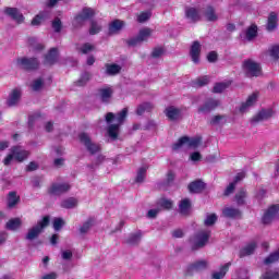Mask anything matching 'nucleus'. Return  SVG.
<instances>
[{
    "instance_id": "c9c22d12",
    "label": "nucleus",
    "mask_w": 279,
    "mask_h": 279,
    "mask_svg": "<svg viewBox=\"0 0 279 279\" xmlns=\"http://www.w3.org/2000/svg\"><path fill=\"white\" fill-rule=\"evenodd\" d=\"M256 34H258V27L256 25H251L245 32V40H252L256 38Z\"/></svg>"
},
{
    "instance_id": "69168bd1",
    "label": "nucleus",
    "mask_w": 279,
    "mask_h": 279,
    "mask_svg": "<svg viewBox=\"0 0 279 279\" xmlns=\"http://www.w3.org/2000/svg\"><path fill=\"white\" fill-rule=\"evenodd\" d=\"M244 178H245V171H241V172H239V173L235 175V178H234V180H233V183H234V184H239V182H241V180H244Z\"/></svg>"
},
{
    "instance_id": "052dcab7",
    "label": "nucleus",
    "mask_w": 279,
    "mask_h": 279,
    "mask_svg": "<svg viewBox=\"0 0 279 279\" xmlns=\"http://www.w3.org/2000/svg\"><path fill=\"white\" fill-rule=\"evenodd\" d=\"M151 16V12L147 11V12H143L137 16V21L138 23H145V21H149Z\"/></svg>"
},
{
    "instance_id": "0eeeda50",
    "label": "nucleus",
    "mask_w": 279,
    "mask_h": 279,
    "mask_svg": "<svg viewBox=\"0 0 279 279\" xmlns=\"http://www.w3.org/2000/svg\"><path fill=\"white\" fill-rule=\"evenodd\" d=\"M48 226H49V216H46L35 227L28 230V233L26 234L27 241H34V239H37L40 232H43V229L47 228Z\"/></svg>"
},
{
    "instance_id": "5701e85b",
    "label": "nucleus",
    "mask_w": 279,
    "mask_h": 279,
    "mask_svg": "<svg viewBox=\"0 0 279 279\" xmlns=\"http://www.w3.org/2000/svg\"><path fill=\"white\" fill-rule=\"evenodd\" d=\"M257 245L256 242H251L246 246H244L242 250H240V258H243L245 256H252L256 250Z\"/></svg>"
},
{
    "instance_id": "c85d7f7f",
    "label": "nucleus",
    "mask_w": 279,
    "mask_h": 279,
    "mask_svg": "<svg viewBox=\"0 0 279 279\" xmlns=\"http://www.w3.org/2000/svg\"><path fill=\"white\" fill-rule=\"evenodd\" d=\"M204 16L206 21H209L210 23H215L219 16L215 12V8L213 7H207L206 10L204 11Z\"/></svg>"
},
{
    "instance_id": "cd10ccee",
    "label": "nucleus",
    "mask_w": 279,
    "mask_h": 279,
    "mask_svg": "<svg viewBox=\"0 0 279 279\" xmlns=\"http://www.w3.org/2000/svg\"><path fill=\"white\" fill-rule=\"evenodd\" d=\"M46 64H56L58 62V48H51L45 59Z\"/></svg>"
},
{
    "instance_id": "4be33fe9",
    "label": "nucleus",
    "mask_w": 279,
    "mask_h": 279,
    "mask_svg": "<svg viewBox=\"0 0 279 279\" xmlns=\"http://www.w3.org/2000/svg\"><path fill=\"white\" fill-rule=\"evenodd\" d=\"M123 21L120 20H114L110 25H109V35L112 36L114 34H119L123 29Z\"/></svg>"
},
{
    "instance_id": "6e6552de",
    "label": "nucleus",
    "mask_w": 279,
    "mask_h": 279,
    "mask_svg": "<svg viewBox=\"0 0 279 279\" xmlns=\"http://www.w3.org/2000/svg\"><path fill=\"white\" fill-rule=\"evenodd\" d=\"M16 64L24 71H35L40 66V62L36 58H21L16 60Z\"/></svg>"
},
{
    "instance_id": "7c9ffc66",
    "label": "nucleus",
    "mask_w": 279,
    "mask_h": 279,
    "mask_svg": "<svg viewBox=\"0 0 279 279\" xmlns=\"http://www.w3.org/2000/svg\"><path fill=\"white\" fill-rule=\"evenodd\" d=\"M99 96L104 104H108L112 97V88L107 87L99 89Z\"/></svg>"
},
{
    "instance_id": "aec40b11",
    "label": "nucleus",
    "mask_w": 279,
    "mask_h": 279,
    "mask_svg": "<svg viewBox=\"0 0 279 279\" xmlns=\"http://www.w3.org/2000/svg\"><path fill=\"white\" fill-rule=\"evenodd\" d=\"M21 100V88H15L11 92L9 95V98L7 100L8 106H16L19 101Z\"/></svg>"
},
{
    "instance_id": "9b49d317",
    "label": "nucleus",
    "mask_w": 279,
    "mask_h": 279,
    "mask_svg": "<svg viewBox=\"0 0 279 279\" xmlns=\"http://www.w3.org/2000/svg\"><path fill=\"white\" fill-rule=\"evenodd\" d=\"M95 16V11L90 8H85L82 10V12L75 16L74 19V25L75 27L80 25H84L86 21H89V19H93Z\"/></svg>"
},
{
    "instance_id": "09e8293b",
    "label": "nucleus",
    "mask_w": 279,
    "mask_h": 279,
    "mask_svg": "<svg viewBox=\"0 0 279 279\" xmlns=\"http://www.w3.org/2000/svg\"><path fill=\"white\" fill-rule=\"evenodd\" d=\"M101 32V24L97 23V21H92L89 34L95 36V34H99Z\"/></svg>"
},
{
    "instance_id": "e2e57ef3",
    "label": "nucleus",
    "mask_w": 279,
    "mask_h": 279,
    "mask_svg": "<svg viewBox=\"0 0 279 279\" xmlns=\"http://www.w3.org/2000/svg\"><path fill=\"white\" fill-rule=\"evenodd\" d=\"M235 189H236V183L231 182V183L227 186V189L225 190L223 195H225L226 197H228V195H232V193H234V190H235Z\"/></svg>"
},
{
    "instance_id": "1a4fd4ad",
    "label": "nucleus",
    "mask_w": 279,
    "mask_h": 279,
    "mask_svg": "<svg viewBox=\"0 0 279 279\" xmlns=\"http://www.w3.org/2000/svg\"><path fill=\"white\" fill-rule=\"evenodd\" d=\"M150 36H151L150 28H142L136 37H133L128 41V45L129 47H136L141 45V43H145V40H149Z\"/></svg>"
},
{
    "instance_id": "a19ab883",
    "label": "nucleus",
    "mask_w": 279,
    "mask_h": 279,
    "mask_svg": "<svg viewBox=\"0 0 279 279\" xmlns=\"http://www.w3.org/2000/svg\"><path fill=\"white\" fill-rule=\"evenodd\" d=\"M90 80V73L84 72L81 77L75 82L76 86H86Z\"/></svg>"
},
{
    "instance_id": "4d7b16f0",
    "label": "nucleus",
    "mask_w": 279,
    "mask_h": 279,
    "mask_svg": "<svg viewBox=\"0 0 279 279\" xmlns=\"http://www.w3.org/2000/svg\"><path fill=\"white\" fill-rule=\"evenodd\" d=\"M269 56H270V58H274V60H278L279 45L271 46V48L269 49Z\"/></svg>"
},
{
    "instance_id": "49530a36",
    "label": "nucleus",
    "mask_w": 279,
    "mask_h": 279,
    "mask_svg": "<svg viewBox=\"0 0 279 279\" xmlns=\"http://www.w3.org/2000/svg\"><path fill=\"white\" fill-rule=\"evenodd\" d=\"M15 204H19V196H16V192H10L8 197L9 208H14Z\"/></svg>"
},
{
    "instance_id": "e433bc0d",
    "label": "nucleus",
    "mask_w": 279,
    "mask_h": 279,
    "mask_svg": "<svg viewBox=\"0 0 279 279\" xmlns=\"http://www.w3.org/2000/svg\"><path fill=\"white\" fill-rule=\"evenodd\" d=\"M151 108H154V106L150 102H144L137 107L136 114L142 117V114H145V112H150Z\"/></svg>"
},
{
    "instance_id": "13d9d810",
    "label": "nucleus",
    "mask_w": 279,
    "mask_h": 279,
    "mask_svg": "<svg viewBox=\"0 0 279 279\" xmlns=\"http://www.w3.org/2000/svg\"><path fill=\"white\" fill-rule=\"evenodd\" d=\"M52 28L54 32L60 33L62 32V21L59 17H56L52 22Z\"/></svg>"
},
{
    "instance_id": "f3484780",
    "label": "nucleus",
    "mask_w": 279,
    "mask_h": 279,
    "mask_svg": "<svg viewBox=\"0 0 279 279\" xmlns=\"http://www.w3.org/2000/svg\"><path fill=\"white\" fill-rule=\"evenodd\" d=\"M202 53V45L199 41H194L190 49V56L194 64L199 63V54Z\"/></svg>"
},
{
    "instance_id": "37998d69",
    "label": "nucleus",
    "mask_w": 279,
    "mask_h": 279,
    "mask_svg": "<svg viewBox=\"0 0 279 279\" xmlns=\"http://www.w3.org/2000/svg\"><path fill=\"white\" fill-rule=\"evenodd\" d=\"M146 173H147V168H145V167L140 168L138 171H137V175L135 178V182L137 184H141L142 182H145Z\"/></svg>"
},
{
    "instance_id": "0e129e2a",
    "label": "nucleus",
    "mask_w": 279,
    "mask_h": 279,
    "mask_svg": "<svg viewBox=\"0 0 279 279\" xmlns=\"http://www.w3.org/2000/svg\"><path fill=\"white\" fill-rule=\"evenodd\" d=\"M158 213H160V207L156 209H149L147 213L148 219H156V217L158 216Z\"/></svg>"
},
{
    "instance_id": "6ab92c4d",
    "label": "nucleus",
    "mask_w": 279,
    "mask_h": 279,
    "mask_svg": "<svg viewBox=\"0 0 279 279\" xmlns=\"http://www.w3.org/2000/svg\"><path fill=\"white\" fill-rule=\"evenodd\" d=\"M222 215L228 219H241V210L233 207H226L222 210Z\"/></svg>"
},
{
    "instance_id": "f704fd0d",
    "label": "nucleus",
    "mask_w": 279,
    "mask_h": 279,
    "mask_svg": "<svg viewBox=\"0 0 279 279\" xmlns=\"http://www.w3.org/2000/svg\"><path fill=\"white\" fill-rule=\"evenodd\" d=\"M179 210L181 215H189V210H191V201H189V198L182 199L179 205Z\"/></svg>"
},
{
    "instance_id": "3c124183",
    "label": "nucleus",
    "mask_w": 279,
    "mask_h": 279,
    "mask_svg": "<svg viewBox=\"0 0 279 279\" xmlns=\"http://www.w3.org/2000/svg\"><path fill=\"white\" fill-rule=\"evenodd\" d=\"M43 86H45V82H43V78H36L35 81H33L31 88L35 92H38L43 88Z\"/></svg>"
},
{
    "instance_id": "412c9836",
    "label": "nucleus",
    "mask_w": 279,
    "mask_h": 279,
    "mask_svg": "<svg viewBox=\"0 0 279 279\" xmlns=\"http://www.w3.org/2000/svg\"><path fill=\"white\" fill-rule=\"evenodd\" d=\"M207 267H208V262L202 259L190 265L187 267V271L190 274H193V271H204V269H207Z\"/></svg>"
},
{
    "instance_id": "4c0bfd02",
    "label": "nucleus",
    "mask_w": 279,
    "mask_h": 279,
    "mask_svg": "<svg viewBox=\"0 0 279 279\" xmlns=\"http://www.w3.org/2000/svg\"><path fill=\"white\" fill-rule=\"evenodd\" d=\"M7 230H19L21 228V218H14L7 222Z\"/></svg>"
},
{
    "instance_id": "bf43d9fd",
    "label": "nucleus",
    "mask_w": 279,
    "mask_h": 279,
    "mask_svg": "<svg viewBox=\"0 0 279 279\" xmlns=\"http://www.w3.org/2000/svg\"><path fill=\"white\" fill-rule=\"evenodd\" d=\"M93 226V220H87L81 228H80V232L81 234H86V232H88L90 230Z\"/></svg>"
},
{
    "instance_id": "603ef678",
    "label": "nucleus",
    "mask_w": 279,
    "mask_h": 279,
    "mask_svg": "<svg viewBox=\"0 0 279 279\" xmlns=\"http://www.w3.org/2000/svg\"><path fill=\"white\" fill-rule=\"evenodd\" d=\"M230 84L228 83H216L214 86V93H223Z\"/></svg>"
},
{
    "instance_id": "c756f323",
    "label": "nucleus",
    "mask_w": 279,
    "mask_h": 279,
    "mask_svg": "<svg viewBox=\"0 0 279 279\" xmlns=\"http://www.w3.org/2000/svg\"><path fill=\"white\" fill-rule=\"evenodd\" d=\"M166 117H168L170 121H177V119H180V109L175 107H168L166 109Z\"/></svg>"
},
{
    "instance_id": "a18cd8bd",
    "label": "nucleus",
    "mask_w": 279,
    "mask_h": 279,
    "mask_svg": "<svg viewBox=\"0 0 279 279\" xmlns=\"http://www.w3.org/2000/svg\"><path fill=\"white\" fill-rule=\"evenodd\" d=\"M159 208H163V210L171 209V206H173V203L170 199L161 198L157 203Z\"/></svg>"
},
{
    "instance_id": "6e6d98bb",
    "label": "nucleus",
    "mask_w": 279,
    "mask_h": 279,
    "mask_svg": "<svg viewBox=\"0 0 279 279\" xmlns=\"http://www.w3.org/2000/svg\"><path fill=\"white\" fill-rule=\"evenodd\" d=\"M236 279H250V270H247V268H240Z\"/></svg>"
},
{
    "instance_id": "a878e982",
    "label": "nucleus",
    "mask_w": 279,
    "mask_h": 279,
    "mask_svg": "<svg viewBox=\"0 0 279 279\" xmlns=\"http://www.w3.org/2000/svg\"><path fill=\"white\" fill-rule=\"evenodd\" d=\"M232 267V263L229 262L225 264L219 271H215L213 274V279H223L226 277V274H228V270Z\"/></svg>"
},
{
    "instance_id": "79ce46f5",
    "label": "nucleus",
    "mask_w": 279,
    "mask_h": 279,
    "mask_svg": "<svg viewBox=\"0 0 279 279\" xmlns=\"http://www.w3.org/2000/svg\"><path fill=\"white\" fill-rule=\"evenodd\" d=\"M208 82H210V77L202 76V77H198L196 81H193L192 84L195 88H198L202 86H206L208 84Z\"/></svg>"
},
{
    "instance_id": "2f4dec72",
    "label": "nucleus",
    "mask_w": 279,
    "mask_h": 279,
    "mask_svg": "<svg viewBox=\"0 0 279 279\" xmlns=\"http://www.w3.org/2000/svg\"><path fill=\"white\" fill-rule=\"evenodd\" d=\"M143 238V232L141 231H137L133 234H131L128 240H126V243L129 245H137V243H141V239Z\"/></svg>"
},
{
    "instance_id": "b1692460",
    "label": "nucleus",
    "mask_w": 279,
    "mask_h": 279,
    "mask_svg": "<svg viewBox=\"0 0 279 279\" xmlns=\"http://www.w3.org/2000/svg\"><path fill=\"white\" fill-rule=\"evenodd\" d=\"M278 27V14L276 12H271L268 16V22H267V31L268 32H274Z\"/></svg>"
},
{
    "instance_id": "393cba45",
    "label": "nucleus",
    "mask_w": 279,
    "mask_h": 279,
    "mask_svg": "<svg viewBox=\"0 0 279 279\" xmlns=\"http://www.w3.org/2000/svg\"><path fill=\"white\" fill-rule=\"evenodd\" d=\"M49 19V12L43 11L39 12L33 20H32V25L33 27H38L43 23V21H47Z\"/></svg>"
},
{
    "instance_id": "864d4df0",
    "label": "nucleus",
    "mask_w": 279,
    "mask_h": 279,
    "mask_svg": "<svg viewBox=\"0 0 279 279\" xmlns=\"http://www.w3.org/2000/svg\"><path fill=\"white\" fill-rule=\"evenodd\" d=\"M63 226H64V220L62 218L53 219V230H56V232L62 230Z\"/></svg>"
},
{
    "instance_id": "ddd939ff",
    "label": "nucleus",
    "mask_w": 279,
    "mask_h": 279,
    "mask_svg": "<svg viewBox=\"0 0 279 279\" xmlns=\"http://www.w3.org/2000/svg\"><path fill=\"white\" fill-rule=\"evenodd\" d=\"M71 185L69 183H52L49 189L50 195H62L63 193L69 192Z\"/></svg>"
},
{
    "instance_id": "774afa93",
    "label": "nucleus",
    "mask_w": 279,
    "mask_h": 279,
    "mask_svg": "<svg viewBox=\"0 0 279 279\" xmlns=\"http://www.w3.org/2000/svg\"><path fill=\"white\" fill-rule=\"evenodd\" d=\"M208 62H217V52L211 51L207 54Z\"/></svg>"
},
{
    "instance_id": "423d86ee",
    "label": "nucleus",
    "mask_w": 279,
    "mask_h": 279,
    "mask_svg": "<svg viewBox=\"0 0 279 279\" xmlns=\"http://www.w3.org/2000/svg\"><path fill=\"white\" fill-rule=\"evenodd\" d=\"M78 138L82 145H84L86 150L89 151L92 156L101 151V146L94 143L93 140H90V135H88L87 133H80Z\"/></svg>"
},
{
    "instance_id": "39448f33",
    "label": "nucleus",
    "mask_w": 279,
    "mask_h": 279,
    "mask_svg": "<svg viewBox=\"0 0 279 279\" xmlns=\"http://www.w3.org/2000/svg\"><path fill=\"white\" fill-rule=\"evenodd\" d=\"M202 143V137H189V136H183L179 138V141L173 144L172 149L173 151H178L180 147H183V145H186V147H190L192 149H197Z\"/></svg>"
},
{
    "instance_id": "ea45409f",
    "label": "nucleus",
    "mask_w": 279,
    "mask_h": 279,
    "mask_svg": "<svg viewBox=\"0 0 279 279\" xmlns=\"http://www.w3.org/2000/svg\"><path fill=\"white\" fill-rule=\"evenodd\" d=\"M245 197H247V192H245V190H240L235 194V202L238 206H243V204H245Z\"/></svg>"
},
{
    "instance_id": "680f3d73",
    "label": "nucleus",
    "mask_w": 279,
    "mask_h": 279,
    "mask_svg": "<svg viewBox=\"0 0 279 279\" xmlns=\"http://www.w3.org/2000/svg\"><path fill=\"white\" fill-rule=\"evenodd\" d=\"M263 278L264 279H279V271H266L264 275H263Z\"/></svg>"
},
{
    "instance_id": "72a5a7b5",
    "label": "nucleus",
    "mask_w": 279,
    "mask_h": 279,
    "mask_svg": "<svg viewBox=\"0 0 279 279\" xmlns=\"http://www.w3.org/2000/svg\"><path fill=\"white\" fill-rule=\"evenodd\" d=\"M121 65L113 63V64H107L106 73L107 75H119L121 73Z\"/></svg>"
},
{
    "instance_id": "a211bd4d",
    "label": "nucleus",
    "mask_w": 279,
    "mask_h": 279,
    "mask_svg": "<svg viewBox=\"0 0 279 279\" xmlns=\"http://www.w3.org/2000/svg\"><path fill=\"white\" fill-rule=\"evenodd\" d=\"M185 16L191 21V23H197V21H202V15L199 11L193 7L185 8Z\"/></svg>"
},
{
    "instance_id": "f257e3e1",
    "label": "nucleus",
    "mask_w": 279,
    "mask_h": 279,
    "mask_svg": "<svg viewBox=\"0 0 279 279\" xmlns=\"http://www.w3.org/2000/svg\"><path fill=\"white\" fill-rule=\"evenodd\" d=\"M125 117H128V108L122 109L119 113H117V116H114L112 112L106 114L107 123H112L113 121L116 122L114 124H110L107 130L108 136L112 138V141H117V137L119 136V128L125 121Z\"/></svg>"
},
{
    "instance_id": "5fc2aeb1",
    "label": "nucleus",
    "mask_w": 279,
    "mask_h": 279,
    "mask_svg": "<svg viewBox=\"0 0 279 279\" xmlns=\"http://www.w3.org/2000/svg\"><path fill=\"white\" fill-rule=\"evenodd\" d=\"M95 50V46H93L92 44H84L80 49L78 51H81V53H90V51H94Z\"/></svg>"
},
{
    "instance_id": "4468645a",
    "label": "nucleus",
    "mask_w": 279,
    "mask_h": 279,
    "mask_svg": "<svg viewBox=\"0 0 279 279\" xmlns=\"http://www.w3.org/2000/svg\"><path fill=\"white\" fill-rule=\"evenodd\" d=\"M258 101V93L255 92L252 95H250L245 102H242L240 106V112L245 113L250 111V108H253V106Z\"/></svg>"
},
{
    "instance_id": "338daca9",
    "label": "nucleus",
    "mask_w": 279,
    "mask_h": 279,
    "mask_svg": "<svg viewBox=\"0 0 279 279\" xmlns=\"http://www.w3.org/2000/svg\"><path fill=\"white\" fill-rule=\"evenodd\" d=\"M165 51L162 48H155L151 52L153 58H160Z\"/></svg>"
},
{
    "instance_id": "bb28decb",
    "label": "nucleus",
    "mask_w": 279,
    "mask_h": 279,
    "mask_svg": "<svg viewBox=\"0 0 279 279\" xmlns=\"http://www.w3.org/2000/svg\"><path fill=\"white\" fill-rule=\"evenodd\" d=\"M206 189V184L202 181H194L189 184V191L190 193H202Z\"/></svg>"
},
{
    "instance_id": "7ed1b4c3",
    "label": "nucleus",
    "mask_w": 279,
    "mask_h": 279,
    "mask_svg": "<svg viewBox=\"0 0 279 279\" xmlns=\"http://www.w3.org/2000/svg\"><path fill=\"white\" fill-rule=\"evenodd\" d=\"M29 156V151L22 149L20 146H14L11 148V154H9L3 160L5 167H8L12 160H17V162H23Z\"/></svg>"
},
{
    "instance_id": "20e7f679",
    "label": "nucleus",
    "mask_w": 279,
    "mask_h": 279,
    "mask_svg": "<svg viewBox=\"0 0 279 279\" xmlns=\"http://www.w3.org/2000/svg\"><path fill=\"white\" fill-rule=\"evenodd\" d=\"M242 69L246 77H258L262 73L260 64L252 59L245 60L242 64Z\"/></svg>"
},
{
    "instance_id": "473e14b6",
    "label": "nucleus",
    "mask_w": 279,
    "mask_h": 279,
    "mask_svg": "<svg viewBox=\"0 0 279 279\" xmlns=\"http://www.w3.org/2000/svg\"><path fill=\"white\" fill-rule=\"evenodd\" d=\"M75 206H77V198L75 197H70L61 202V208L71 209L75 208Z\"/></svg>"
},
{
    "instance_id": "8fccbe9b",
    "label": "nucleus",
    "mask_w": 279,
    "mask_h": 279,
    "mask_svg": "<svg viewBox=\"0 0 279 279\" xmlns=\"http://www.w3.org/2000/svg\"><path fill=\"white\" fill-rule=\"evenodd\" d=\"M226 123V116H215L210 120V125H223Z\"/></svg>"
},
{
    "instance_id": "58836bf2",
    "label": "nucleus",
    "mask_w": 279,
    "mask_h": 279,
    "mask_svg": "<svg viewBox=\"0 0 279 279\" xmlns=\"http://www.w3.org/2000/svg\"><path fill=\"white\" fill-rule=\"evenodd\" d=\"M28 45L35 50V51H43L45 49V46L40 43H38V39L36 37L28 38Z\"/></svg>"
},
{
    "instance_id": "f03ea898",
    "label": "nucleus",
    "mask_w": 279,
    "mask_h": 279,
    "mask_svg": "<svg viewBox=\"0 0 279 279\" xmlns=\"http://www.w3.org/2000/svg\"><path fill=\"white\" fill-rule=\"evenodd\" d=\"M210 239V231L201 230L193 238H191L190 243L192 250H202Z\"/></svg>"
},
{
    "instance_id": "dca6fc26",
    "label": "nucleus",
    "mask_w": 279,
    "mask_h": 279,
    "mask_svg": "<svg viewBox=\"0 0 279 279\" xmlns=\"http://www.w3.org/2000/svg\"><path fill=\"white\" fill-rule=\"evenodd\" d=\"M271 117H274L271 109H263L252 118L251 123H260V121H267V119H271Z\"/></svg>"
},
{
    "instance_id": "2eb2a0df",
    "label": "nucleus",
    "mask_w": 279,
    "mask_h": 279,
    "mask_svg": "<svg viewBox=\"0 0 279 279\" xmlns=\"http://www.w3.org/2000/svg\"><path fill=\"white\" fill-rule=\"evenodd\" d=\"M278 213H279L278 205L270 206L263 216V219H262L263 223H265V225L271 223L272 219L278 217Z\"/></svg>"
},
{
    "instance_id": "9d476101",
    "label": "nucleus",
    "mask_w": 279,
    "mask_h": 279,
    "mask_svg": "<svg viewBox=\"0 0 279 279\" xmlns=\"http://www.w3.org/2000/svg\"><path fill=\"white\" fill-rule=\"evenodd\" d=\"M219 106H221L219 99L207 98L203 106L198 108V112L201 114H208L209 112H213V110H216V108H219Z\"/></svg>"
},
{
    "instance_id": "de8ad7c7",
    "label": "nucleus",
    "mask_w": 279,
    "mask_h": 279,
    "mask_svg": "<svg viewBox=\"0 0 279 279\" xmlns=\"http://www.w3.org/2000/svg\"><path fill=\"white\" fill-rule=\"evenodd\" d=\"M217 223V214H207L204 225L207 227L215 226Z\"/></svg>"
},
{
    "instance_id": "f8f14e48",
    "label": "nucleus",
    "mask_w": 279,
    "mask_h": 279,
    "mask_svg": "<svg viewBox=\"0 0 279 279\" xmlns=\"http://www.w3.org/2000/svg\"><path fill=\"white\" fill-rule=\"evenodd\" d=\"M4 14H7V16H10L12 21H15V23H17L19 25H21V23L25 21V16L16 8L7 7L4 9Z\"/></svg>"
},
{
    "instance_id": "c03bdc74",
    "label": "nucleus",
    "mask_w": 279,
    "mask_h": 279,
    "mask_svg": "<svg viewBox=\"0 0 279 279\" xmlns=\"http://www.w3.org/2000/svg\"><path fill=\"white\" fill-rule=\"evenodd\" d=\"M279 260V250L271 253L265 260V265H272V263H278Z\"/></svg>"
}]
</instances>
